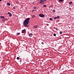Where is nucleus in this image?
<instances>
[{
	"mask_svg": "<svg viewBox=\"0 0 74 74\" xmlns=\"http://www.w3.org/2000/svg\"><path fill=\"white\" fill-rule=\"evenodd\" d=\"M40 2H42L43 3H44V1L43 0H40Z\"/></svg>",
	"mask_w": 74,
	"mask_h": 74,
	"instance_id": "obj_9",
	"label": "nucleus"
},
{
	"mask_svg": "<svg viewBox=\"0 0 74 74\" xmlns=\"http://www.w3.org/2000/svg\"><path fill=\"white\" fill-rule=\"evenodd\" d=\"M29 20L30 18H27L24 20L23 22V25L25 27H28L29 26V23L30 22V21H29Z\"/></svg>",
	"mask_w": 74,
	"mask_h": 74,
	"instance_id": "obj_1",
	"label": "nucleus"
},
{
	"mask_svg": "<svg viewBox=\"0 0 74 74\" xmlns=\"http://www.w3.org/2000/svg\"><path fill=\"white\" fill-rule=\"evenodd\" d=\"M52 7H53V6H51V8H52Z\"/></svg>",
	"mask_w": 74,
	"mask_h": 74,
	"instance_id": "obj_35",
	"label": "nucleus"
},
{
	"mask_svg": "<svg viewBox=\"0 0 74 74\" xmlns=\"http://www.w3.org/2000/svg\"><path fill=\"white\" fill-rule=\"evenodd\" d=\"M56 34H54L53 35V36H56Z\"/></svg>",
	"mask_w": 74,
	"mask_h": 74,
	"instance_id": "obj_21",
	"label": "nucleus"
},
{
	"mask_svg": "<svg viewBox=\"0 0 74 74\" xmlns=\"http://www.w3.org/2000/svg\"><path fill=\"white\" fill-rule=\"evenodd\" d=\"M7 5H9L10 6V5L11 4H10V3H9L8 2L7 3Z\"/></svg>",
	"mask_w": 74,
	"mask_h": 74,
	"instance_id": "obj_6",
	"label": "nucleus"
},
{
	"mask_svg": "<svg viewBox=\"0 0 74 74\" xmlns=\"http://www.w3.org/2000/svg\"><path fill=\"white\" fill-rule=\"evenodd\" d=\"M8 14H9V15L10 14H11V13H10V12H8Z\"/></svg>",
	"mask_w": 74,
	"mask_h": 74,
	"instance_id": "obj_24",
	"label": "nucleus"
},
{
	"mask_svg": "<svg viewBox=\"0 0 74 74\" xmlns=\"http://www.w3.org/2000/svg\"><path fill=\"white\" fill-rule=\"evenodd\" d=\"M32 18H35V17H36V16H35V15H33L32 16Z\"/></svg>",
	"mask_w": 74,
	"mask_h": 74,
	"instance_id": "obj_13",
	"label": "nucleus"
},
{
	"mask_svg": "<svg viewBox=\"0 0 74 74\" xmlns=\"http://www.w3.org/2000/svg\"><path fill=\"white\" fill-rule=\"evenodd\" d=\"M43 43H44V42H41V44H43Z\"/></svg>",
	"mask_w": 74,
	"mask_h": 74,
	"instance_id": "obj_31",
	"label": "nucleus"
},
{
	"mask_svg": "<svg viewBox=\"0 0 74 74\" xmlns=\"http://www.w3.org/2000/svg\"><path fill=\"white\" fill-rule=\"evenodd\" d=\"M9 16H10V17H11V16H12V14H11L10 13L9 14Z\"/></svg>",
	"mask_w": 74,
	"mask_h": 74,
	"instance_id": "obj_11",
	"label": "nucleus"
},
{
	"mask_svg": "<svg viewBox=\"0 0 74 74\" xmlns=\"http://www.w3.org/2000/svg\"><path fill=\"white\" fill-rule=\"evenodd\" d=\"M34 27L35 29H37V28L38 27V25H35V26H34Z\"/></svg>",
	"mask_w": 74,
	"mask_h": 74,
	"instance_id": "obj_5",
	"label": "nucleus"
},
{
	"mask_svg": "<svg viewBox=\"0 0 74 74\" xmlns=\"http://www.w3.org/2000/svg\"><path fill=\"white\" fill-rule=\"evenodd\" d=\"M36 11V10H32V11Z\"/></svg>",
	"mask_w": 74,
	"mask_h": 74,
	"instance_id": "obj_29",
	"label": "nucleus"
},
{
	"mask_svg": "<svg viewBox=\"0 0 74 74\" xmlns=\"http://www.w3.org/2000/svg\"><path fill=\"white\" fill-rule=\"evenodd\" d=\"M20 59V58H19V57H17V60H19V59Z\"/></svg>",
	"mask_w": 74,
	"mask_h": 74,
	"instance_id": "obj_18",
	"label": "nucleus"
},
{
	"mask_svg": "<svg viewBox=\"0 0 74 74\" xmlns=\"http://www.w3.org/2000/svg\"><path fill=\"white\" fill-rule=\"evenodd\" d=\"M2 22H5V18H4L2 19Z\"/></svg>",
	"mask_w": 74,
	"mask_h": 74,
	"instance_id": "obj_7",
	"label": "nucleus"
},
{
	"mask_svg": "<svg viewBox=\"0 0 74 74\" xmlns=\"http://www.w3.org/2000/svg\"><path fill=\"white\" fill-rule=\"evenodd\" d=\"M19 62H22V60H19Z\"/></svg>",
	"mask_w": 74,
	"mask_h": 74,
	"instance_id": "obj_26",
	"label": "nucleus"
},
{
	"mask_svg": "<svg viewBox=\"0 0 74 74\" xmlns=\"http://www.w3.org/2000/svg\"><path fill=\"white\" fill-rule=\"evenodd\" d=\"M49 19L50 21H53V20L52 19V18H49Z\"/></svg>",
	"mask_w": 74,
	"mask_h": 74,
	"instance_id": "obj_15",
	"label": "nucleus"
},
{
	"mask_svg": "<svg viewBox=\"0 0 74 74\" xmlns=\"http://www.w3.org/2000/svg\"><path fill=\"white\" fill-rule=\"evenodd\" d=\"M22 33H26V31L25 29H23L22 31Z\"/></svg>",
	"mask_w": 74,
	"mask_h": 74,
	"instance_id": "obj_3",
	"label": "nucleus"
},
{
	"mask_svg": "<svg viewBox=\"0 0 74 74\" xmlns=\"http://www.w3.org/2000/svg\"><path fill=\"white\" fill-rule=\"evenodd\" d=\"M63 0H59V1L60 2H62V1H63Z\"/></svg>",
	"mask_w": 74,
	"mask_h": 74,
	"instance_id": "obj_16",
	"label": "nucleus"
},
{
	"mask_svg": "<svg viewBox=\"0 0 74 74\" xmlns=\"http://www.w3.org/2000/svg\"><path fill=\"white\" fill-rule=\"evenodd\" d=\"M8 20V19L5 18V21H7Z\"/></svg>",
	"mask_w": 74,
	"mask_h": 74,
	"instance_id": "obj_25",
	"label": "nucleus"
},
{
	"mask_svg": "<svg viewBox=\"0 0 74 74\" xmlns=\"http://www.w3.org/2000/svg\"><path fill=\"white\" fill-rule=\"evenodd\" d=\"M29 37H32V36H33V34L32 33L29 34Z\"/></svg>",
	"mask_w": 74,
	"mask_h": 74,
	"instance_id": "obj_4",
	"label": "nucleus"
},
{
	"mask_svg": "<svg viewBox=\"0 0 74 74\" xmlns=\"http://www.w3.org/2000/svg\"><path fill=\"white\" fill-rule=\"evenodd\" d=\"M17 34H18V35H19L20 34V33H18Z\"/></svg>",
	"mask_w": 74,
	"mask_h": 74,
	"instance_id": "obj_22",
	"label": "nucleus"
},
{
	"mask_svg": "<svg viewBox=\"0 0 74 74\" xmlns=\"http://www.w3.org/2000/svg\"><path fill=\"white\" fill-rule=\"evenodd\" d=\"M56 17H57V19H59V18H60V16H58Z\"/></svg>",
	"mask_w": 74,
	"mask_h": 74,
	"instance_id": "obj_14",
	"label": "nucleus"
},
{
	"mask_svg": "<svg viewBox=\"0 0 74 74\" xmlns=\"http://www.w3.org/2000/svg\"><path fill=\"white\" fill-rule=\"evenodd\" d=\"M56 29L57 30H58V29L57 28H56Z\"/></svg>",
	"mask_w": 74,
	"mask_h": 74,
	"instance_id": "obj_27",
	"label": "nucleus"
},
{
	"mask_svg": "<svg viewBox=\"0 0 74 74\" xmlns=\"http://www.w3.org/2000/svg\"><path fill=\"white\" fill-rule=\"evenodd\" d=\"M36 7H34V9H36Z\"/></svg>",
	"mask_w": 74,
	"mask_h": 74,
	"instance_id": "obj_30",
	"label": "nucleus"
},
{
	"mask_svg": "<svg viewBox=\"0 0 74 74\" xmlns=\"http://www.w3.org/2000/svg\"><path fill=\"white\" fill-rule=\"evenodd\" d=\"M44 45V44H43V45Z\"/></svg>",
	"mask_w": 74,
	"mask_h": 74,
	"instance_id": "obj_37",
	"label": "nucleus"
},
{
	"mask_svg": "<svg viewBox=\"0 0 74 74\" xmlns=\"http://www.w3.org/2000/svg\"><path fill=\"white\" fill-rule=\"evenodd\" d=\"M39 16L40 17H42V18H44V17L45 16V15H44L41 14H39Z\"/></svg>",
	"mask_w": 74,
	"mask_h": 74,
	"instance_id": "obj_2",
	"label": "nucleus"
},
{
	"mask_svg": "<svg viewBox=\"0 0 74 74\" xmlns=\"http://www.w3.org/2000/svg\"><path fill=\"white\" fill-rule=\"evenodd\" d=\"M69 4H72V2H69Z\"/></svg>",
	"mask_w": 74,
	"mask_h": 74,
	"instance_id": "obj_17",
	"label": "nucleus"
},
{
	"mask_svg": "<svg viewBox=\"0 0 74 74\" xmlns=\"http://www.w3.org/2000/svg\"><path fill=\"white\" fill-rule=\"evenodd\" d=\"M43 7L45 8V7H47V5H43Z\"/></svg>",
	"mask_w": 74,
	"mask_h": 74,
	"instance_id": "obj_10",
	"label": "nucleus"
},
{
	"mask_svg": "<svg viewBox=\"0 0 74 74\" xmlns=\"http://www.w3.org/2000/svg\"><path fill=\"white\" fill-rule=\"evenodd\" d=\"M60 34H62V32H60Z\"/></svg>",
	"mask_w": 74,
	"mask_h": 74,
	"instance_id": "obj_23",
	"label": "nucleus"
},
{
	"mask_svg": "<svg viewBox=\"0 0 74 74\" xmlns=\"http://www.w3.org/2000/svg\"><path fill=\"white\" fill-rule=\"evenodd\" d=\"M0 18L1 19H2V18H5V17L4 16H1Z\"/></svg>",
	"mask_w": 74,
	"mask_h": 74,
	"instance_id": "obj_8",
	"label": "nucleus"
},
{
	"mask_svg": "<svg viewBox=\"0 0 74 74\" xmlns=\"http://www.w3.org/2000/svg\"><path fill=\"white\" fill-rule=\"evenodd\" d=\"M45 1H46V0H44Z\"/></svg>",
	"mask_w": 74,
	"mask_h": 74,
	"instance_id": "obj_32",
	"label": "nucleus"
},
{
	"mask_svg": "<svg viewBox=\"0 0 74 74\" xmlns=\"http://www.w3.org/2000/svg\"><path fill=\"white\" fill-rule=\"evenodd\" d=\"M46 1H47V0H46Z\"/></svg>",
	"mask_w": 74,
	"mask_h": 74,
	"instance_id": "obj_36",
	"label": "nucleus"
},
{
	"mask_svg": "<svg viewBox=\"0 0 74 74\" xmlns=\"http://www.w3.org/2000/svg\"><path fill=\"white\" fill-rule=\"evenodd\" d=\"M57 19V17H55L54 18V19Z\"/></svg>",
	"mask_w": 74,
	"mask_h": 74,
	"instance_id": "obj_20",
	"label": "nucleus"
},
{
	"mask_svg": "<svg viewBox=\"0 0 74 74\" xmlns=\"http://www.w3.org/2000/svg\"><path fill=\"white\" fill-rule=\"evenodd\" d=\"M2 1V0H0V1Z\"/></svg>",
	"mask_w": 74,
	"mask_h": 74,
	"instance_id": "obj_33",
	"label": "nucleus"
},
{
	"mask_svg": "<svg viewBox=\"0 0 74 74\" xmlns=\"http://www.w3.org/2000/svg\"><path fill=\"white\" fill-rule=\"evenodd\" d=\"M56 11V10H55L54 9L53 10V12H55Z\"/></svg>",
	"mask_w": 74,
	"mask_h": 74,
	"instance_id": "obj_19",
	"label": "nucleus"
},
{
	"mask_svg": "<svg viewBox=\"0 0 74 74\" xmlns=\"http://www.w3.org/2000/svg\"><path fill=\"white\" fill-rule=\"evenodd\" d=\"M49 8H50L51 7V6H49Z\"/></svg>",
	"mask_w": 74,
	"mask_h": 74,
	"instance_id": "obj_34",
	"label": "nucleus"
},
{
	"mask_svg": "<svg viewBox=\"0 0 74 74\" xmlns=\"http://www.w3.org/2000/svg\"><path fill=\"white\" fill-rule=\"evenodd\" d=\"M13 8H14V9H15V7H13Z\"/></svg>",
	"mask_w": 74,
	"mask_h": 74,
	"instance_id": "obj_28",
	"label": "nucleus"
},
{
	"mask_svg": "<svg viewBox=\"0 0 74 74\" xmlns=\"http://www.w3.org/2000/svg\"><path fill=\"white\" fill-rule=\"evenodd\" d=\"M40 4H44V2H40Z\"/></svg>",
	"mask_w": 74,
	"mask_h": 74,
	"instance_id": "obj_12",
	"label": "nucleus"
}]
</instances>
